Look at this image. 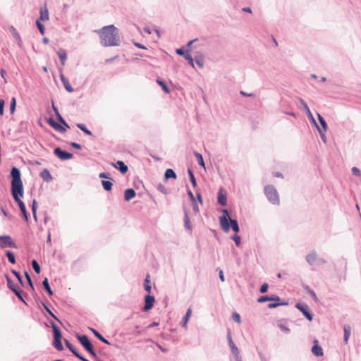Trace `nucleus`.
Instances as JSON below:
<instances>
[{
    "label": "nucleus",
    "instance_id": "obj_1",
    "mask_svg": "<svg viewBox=\"0 0 361 361\" xmlns=\"http://www.w3.org/2000/svg\"><path fill=\"white\" fill-rule=\"evenodd\" d=\"M12 176L11 180V192L12 195L15 201L18 204L20 209L25 218V219L27 220V215L26 212V207L24 203L20 200V197L23 195V185L20 178V171L16 168L13 167L11 172Z\"/></svg>",
    "mask_w": 361,
    "mask_h": 361
},
{
    "label": "nucleus",
    "instance_id": "obj_2",
    "mask_svg": "<svg viewBox=\"0 0 361 361\" xmlns=\"http://www.w3.org/2000/svg\"><path fill=\"white\" fill-rule=\"evenodd\" d=\"M98 32L101 39V43L104 47L119 45L120 37L118 29L114 25L104 26Z\"/></svg>",
    "mask_w": 361,
    "mask_h": 361
},
{
    "label": "nucleus",
    "instance_id": "obj_3",
    "mask_svg": "<svg viewBox=\"0 0 361 361\" xmlns=\"http://www.w3.org/2000/svg\"><path fill=\"white\" fill-rule=\"evenodd\" d=\"M224 214L219 217L220 225L222 229L228 232L229 231L230 226L232 229L238 233L239 231L238 224L236 220L230 219V225L228 224L229 214L228 212L226 209L223 210Z\"/></svg>",
    "mask_w": 361,
    "mask_h": 361
},
{
    "label": "nucleus",
    "instance_id": "obj_4",
    "mask_svg": "<svg viewBox=\"0 0 361 361\" xmlns=\"http://www.w3.org/2000/svg\"><path fill=\"white\" fill-rule=\"evenodd\" d=\"M264 193L269 201L274 204H279L280 200L277 190L272 185H267L264 187Z\"/></svg>",
    "mask_w": 361,
    "mask_h": 361
},
{
    "label": "nucleus",
    "instance_id": "obj_5",
    "mask_svg": "<svg viewBox=\"0 0 361 361\" xmlns=\"http://www.w3.org/2000/svg\"><path fill=\"white\" fill-rule=\"evenodd\" d=\"M78 340L80 341L81 345L85 348L87 351H88L93 357H96V353L94 350L93 346L88 339L87 336H77Z\"/></svg>",
    "mask_w": 361,
    "mask_h": 361
},
{
    "label": "nucleus",
    "instance_id": "obj_6",
    "mask_svg": "<svg viewBox=\"0 0 361 361\" xmlns=\"http://www.w3.org/2000/svg\"><path fill=\"white\" fill-rule=\"evenodd\" d=\"M53 331H54V346L59 351L63 350V347L61 343V334L59 329L55 325H52Z\"/></svg>",
    "mask_w": 361,
    "mask_h": 361
},
{
    "label": "nucleus",
    "instance_id": "obj_7",
    "mask_svg": "<svg viewBox=\"0 0 361 361\" xmlns=\"http://www.w3.org/2000/svg\"><path fill=\"white\" fill-rule=\"evenodd\" d=\"M0 247L5 248L9 247H17L16 244L13 241L12 238L9 235L0 236Z\"/></svg>",
    "mask_w": 361,
    "mask_h": 361
},
{
    "label": "nucleus",
    "instance_id": "obj_8",
    "mask_svg": "<svg viewBox=\"0 0 361 361\" xmlns=\"http://www.w3.org/2000/svg\"><path fill=\"white\" fill-rule=\"evenodd\" d=\"M176 51V54H178L179 56H183L185 58V59L188 61V63L192 67L194 68L193 59L191 56L189 50L185 51L182 48H180V49H177Z\"/></svg>",
    "mask_w": 361,
    "mask_h": 361
},
{
    "label": "nucleus",
    "instance_id": "obj_9",
    "mask_svg": "<svg viewBox=\"0 0 361 361\" xmlns=\"http://www.w3.org/2000/svg\"><path fill=\"white\" fill-rule=\"evenodd\" d=\"M155 302L154 297L151 296L149 295H147L145 297V306L143 307L144 311H148L151 310L154 305V303Z\"/></svg>",
    "mask_w": 361,
    "mask_h": 361
},
{
    "label": "nucleus",
    "instance_id": "obj_10",
    "mask_svg": "<svg viewBox=\"0 0 361 361\" xmlns=\"http://www.w3.org/2000/svg\"><path fill=\"white\" fill-rule=\"evenodd\" d=\"M47 123L56 130L60 132V133H64L66 132V128L60 123H57L52 118H49L47 120Z\"/></svg>",
    "mask_w": 361,
    "mask_h": 361
},
{
    "label": "nucleus",
    "instance_id": "obj_11",
    "mask_svg": "<svg viewBox=\"0 0 361 361\" xmlns=\"http://www.w3.org/2000/svg\"><path fill=\"white\" fill-rule=\"evenodd\" d=\"M319 342L317 340H314V345L313 347L312 348V353L313 355H314L315 356H322L324 353H323V349L322 348L321 346L319 345Z\"/></svg>",
    "mask_w": 361,
    "mask_h": 361
},
{
    "label": "nucleus",
    "instance_id": "obj_12",
    "mask_svg": "<svg viewBox=\"0 0 361 361\" xmlns=\"http://www.w3.org/2000/svg\"><path fill=\"white\" fill-rule=\"evenodd\" d=\"M296 307L300 310L303 314L305 316V317L309 320H312V314L307 311L308 307L307 305H301V304H297Z\"/></svg>",
    "mask_w": 361,
    "mask_h": 361
},
{
    "label": "nucleus",
    "instance_id": "obj_13",
    "mask_svg": "<svg viewBox=\"0 0 361 361\" xmlns=\"http://www.w3.org/2000/svg\"><path fill=\"white\" fill-rule=\"evenodd\" d=\"M60 78H61V82H62L65 89L68 92H73L74 91V89L71 85V84L69 83L68 80L65 78L63 74H62V73L60 74Z\"/></svg>",
    "mask_w": 361,
    "mask_h": 361
},
{
    "label": "nucleus",
    "instance_id": "obj_14",
    "mask_svg": "<svg viewBox=\"0 0 361 361\" xmlns=\"http://www.w3.org/2000/svg\"><path fill=\"white\" fill-rule=\"evenodd\" d=\"M306 260L310 264H314L318 260L317 253L315 252H310L306 256Z\"/></svg>",
    "mask_w": 361,
    "mask_h": 361
},
{
    "label": "nucleus",
    "instance_id": "obj_15",
    "mask_svg": "<svg viewBox=\"0 0 361 361\" xmlns=\"http://www.w3.org/2000/svg\"><path fill=\"white\" fill-rule=\"evenodd\" d=\"M136 195L135 191L133 189H127L125 190L124 197L126 201H130Z\"/></svg>",
    "mask_w": 361,
    "mask_h": 361
},
{
    "label": "nucleus",
    "instance_id": "obj_16",
    "mask_svg": "<svg viewBox=\"0 0 361 361\" xmlns=\"http://www.w3.org/2000/svg\"><path fill=\"white\" fill-rule=\"evenodd\" d=\"M40 176L46 182H49L52 180V176H51L50 172L49 171V170H47V169H44L40 173Z\"/></svg>",
    "mask_w": 361,
    "mask_h": 361
},
{
    "label": "nucleus",
    "instance_id": "obj_17",
    "mask_svg": "<svg viewBox=\"0 0 361 361\" xmlns=\"http://www.w3.org/2000/svg\"><path fill=\"white\" fill-rule=\"evenodd\" d=\"M57 54L60 59L61 63L63 66L65 65L66 61L67 59V53L65 49H61Z\"/></svg>",
    "mask_w": 361,
    "mask_h": 361
},
{
    "label": "nucleus",
    "instance_id": "obj_18",
    "mask_svg": "<svg viewBox=\"0 0 361 361\" xmlns=\"http://www.w3.org/2000/svg\"><path fill=\"white\" fill-rule=\"evenodd\" d=\"M114 166L118 169L122 173H126L128 171V166L121 161H118Z\"/></svg>",
    "mask_w": 361,
    "mask_h": 361
},
{
    "label": "nucleus",
    "instance_id": "obj_19",
    "mask_svg": "<svg viewBox=\"0 0 361 361\" xmlns=\"http://www.w3.org/2000/svg\"><path fill=\"white\" fill-rule=\"evenodd\" d=\"M8 287L14 292V290L20 289L18 284L15 283L8 275H6Z\"/></svg>",
    "mask_w": 361,
    "mask_h": 361
},
{
    "label": "nucleus",
    "instance_id": "obj_20",
    "mask_svg": "<svg viewBox=\"0 0 361 361\" xmlns=\"http://www.w3.org/2000/svg\"><path fill=\"white\" fill-rule=\"evenodd\" d=\"M218 202L223 206L226 204V195L223 194V190L221 189L219 190L218 194Z\"/></svg>",
    "mask_w": 361,
    "mask_h": 361
},
{
    "label": "nucleus",
    "instance_id": "obj_21",
    "mask_svg": "<svg viewBox=\"0 0 361 361\" xmlns=\"http://www.w3.org/2000/svg\"><path fill=\"white\" fill-rule=\"evenodd\" d=\"M39 19L42 21L49 20V12H48V9L46 7H44V8H40Z\"/></svg>",
    "mask_w": 361,
    "mask_h": 361
},
{
    "label": "nucleus",
    "instance_id": "obj_22",
    "mask_svg": "<svg viewBox=\"0 0 361 361\" xmlns=\"http://www.w3.org/2000/svg\"><path fill=\"white\" fill-rule=\"evenodd\" d=\"M90 331L94 334V335L97 338H99L100 341H102L103 343H106V344H108V345H110V343L109 342L108 340H106L105 338H104L101 334H99L97 331H96L95 329H92V328H90Z\"/></svg>",
    "mask_w": 361,
    "mask_h": 361
},
{
    "label": "nucleus",
    "instance_id": "obj_23",
    "mask_svg": "<svg viewBox=\"0 0 361 361\" xmlns=\"http://www.w3.org/2000/svg\"><path fill=\"white\" fill-rule=\"evenodd\" d=\"M144 287L146 291L148 293H151L152 286L150 285V276L149 274L147 275L146 279L145 280Z\"/></svg>",
    "mask_w": 361,
    "mask_h": 361
},
{
    "label": "nucleus",
    "instance_id": "obj_24",
    "mask_svg": "<svg viewBox=\"0 0 361 361\" xmlns=\"http://www.w3.org/2000/svg\"><path fill=\"white\" fill-rule=\"evenodd\" d=\"M191 315H192V310H191V308H189V309H188L186 314L183 320V327H185V328L187 327V323H188L189 319L190 318Z\"/></svg>",
    "mask_w": 361,
    "mask_h": 361
},
{
    "label": "nucleus",
    "instance_id": "obj_25",
    "mask_svg": "<svg viewBox=\"0 0 361 361\" xmlns=\"http://www.w3.org/2000/svg\"><path fill=\"white\" fill-rule=\"evenodd\" d=\"M157 82L161 87L162 90H164V92H165L166 93H169L170 92V90L168 87L166 82H164V80L158 78V79H157Z\"/></svg>",
    "mask_w": 361,
    "mask_h": 361
},
{
    "label": "nucleus",
    "instance_id": "obj_26",
    "mask_svg": "<svg viewBox=\"0 0 361 361\" xmlns=\"http://www.w3.org/2000/svg\"><path fill=\"white\" fill-rule=\"evenodd\" d=\"M350 331H351V329L349 326H344V342H345V343H348V341L350 335Z\"/></svg>",
    "mask_w": 361,
    "mask_h": 361
},
{
    "label": "nucleus",
    "instance_id": "obj_27",
    "mask_svg": "<svg viewBox=\"0 0 361 361\" xmlns=\"http://www.w3.org/2000/svg\"><path fill=\"white\" fill-rule=\"evenodd\" d=\"M317 115H318V120L322 127L323 130L324 132L326 131L328 126H327V123H326L325 119L319 114H318Z\"/></svg>",
    "mask_w": 361,
    "mask_h": 361
},
{
    "label": "nucleus",
    "instance_id": "obj_28",
    "mask_svg": "<svg viewBox=\"0 0 361 361\" xmlns=\"http://www.w3.org/2000/svg\"><path fill=\"white\" fill-rule=\"evenodd\" d=\"M165 178L166 179H169L171 178L175 179V178H176V175L175 172L173 171V170L169 169L165 172Z\"/></svg>",
    "mask_w": 361,
    "mask_h": 361
},
{
    "label": "nucleus",
    "instance_id": "obj_29",
    "mask_svg": "<svg viewBox=\"0 0 361 361\" xmlns=\"http://www.w3.org/2000/svg\"><path fill=\"white\" fill-rule=\"evenodd\" d=\"M102 186L103 188L107 190V191H110L111 190V188H112V183L109 180H102Z\"/></svg>",
    "mask_w": 361,
    "mask_h": 361
},
{
    "label": "nucleus",
    "instance_id": "obj_30",
    "mask_svg": "<svg viewBox=\"0 0 361 361\" xmlns=\"http://www.w3.org/2000/svg\"><path fill=\"white\" fill-rule=\"evenodd\" d=\"M271 301L274 300V301H276L277 303H270L268 305V307L269 308H275L278 305H280V303L279 302L280 301V298L278 297V296H275V297H271Z\"/></svg>",
    "mask_w": 361,
    "mask_h": 361
},
{
    "label": "nucleus",
    "instance_id": "obj_31",
    "mask_svg": "<svg viewBox=\"0 0 361 361\" xmlns=\"http://www.w3.org/2000/svg\"><path fill=\"white\" fill-rule=\"evenodd\" d=\"M77 127L81 130L82 131H83L86 135H92V133L90 130H88L85 125V124H82V123H78L77 124Z\"/></svg>",
    "mask_w": 361,
    "mask_h": 361
},
{
    "label": "nucleus",
    "instance_id": "obj_32",
    "mask_svg": "<svg viewBox=\"0 0 361 361\" xmlns=\"http://www.w3.org/2000/svg\"><path fill=\"white\" fill-rule=\"evenodd\" d=\"M16 99L15 97H12L10 103V113L11 114H13L16 111Z\"/></svg>",
    "mask_w": 361,
    "mask_h": 361
},
{
    "label": "nucleus",
    "instance_id": "obj_33",
    "mask_svg": "<svg viewBox=\"0 0 361 361\" xmlns=\"http://www.w3.org/2000/svg\"><path fill=\"white\" fill-rule=\"evenodd\" d=\"M65 343L66 347L74 354V355L77 356L79 354L73 345L68 341L65 340Z\"/></svg>",
    "mask_w": 361,
    "mask_h": 361
},
{
    "label": "nucleus",
    "instance_id": "obj_34",
    "mask_svg": "<svg viewBox=\"0 0 361 361\" xmlns=\"http://www.w3.org/2000/svg\"><path fill=\"white\" fill-rule=\"evenodd\" d=\"M42 284H43V286L44 287V288L46 289V290L48 292V293L50 295H52L53 292L49 286L48 279L47 278L43 281Z\"/></svg>",
    "mask_w": 361,
    "mask_h": 361
},
{
    "label": "nucleus",
    "instance_id": "obj_35",
    "mask_svg": "<svg viewBox=\"0 0 361 361\" xmlns=\"http://www.w3.org/2000/svg\"><path fill=\"white\" fill-rule=\"evenodd\" d=\"M228 341H229L230 347L231 348V349L233 350V353H237L238 348H237V347L235 346V345L234 344V343L232 341L231 334H228Z\"/></svg>",
    "mask_w": 361,
    "mask_h": 361
},
{
    "label": "nucleus",
    "instance_id": "obj_36",
    "mask_svg": "<svg viewBox=\"0 0 361 361\" xmlns=\"http://www.w3.org/2000/svg\"><path fill=\"white\" fill-rule=\"evenodd\" d=\"M188 174H189V176H190V180L192 184V186L194 188H195L197 186V183H196V180H195V176L192 171V170L190 169H188Z\"/></svg>",
    "mask_w": 361,
    "mask_h": 361
},
{
    "label": "nucleus",
    "instance_id": "obj_37",
    "mask_svg": "<svg viewBox=\"0 0 361 361\" xmlns=\"http://www.w3.org/2000/svg\"><path fill=\"white\" fill-rule=\"evenodd\" d=\"M6 256L8 257V261L11 263V264H15L16 263V259H15V256H14V254L11 252V251H7L6 252Z\"/></svg>",
    "mask_w": 361,
    "mask_h": 361
},
{
    "label": "nucleus",
    "instance_id": "obj_38",
    "mask_svg": "<svg viewBox=\"0 0 361 361\" xmlns=\"http://www.w3.org/2000/svg\"><path fill=\"white\" fill-rule=\"evenodd\" d=\"M57 120L60 123L61 125H62L65 128H70L69 125L66 123V121L63 119V118L61 116V115H59V118H57Z\"/></svg>",
    "mask_w": 361,
    "mask_h": 361
},
{
    "label": "nucleus",
    "instance_id": "obj_39",
    "mask_svg": "<svg viewBox=\"0 0 361 361\" xmlns=\"http://www.w3.org/2000/svg\"><path fill=\"white\" fill-rule=\"evenodd\" d=\"M65 151L62 150L60 147H56L54 149V154L58 157V158H61V157H63Z\"/></svg>",
    "mask_w": 361,
    "mask_h": 361
},
{
    "label": "nucleus",
    "instance_id": "obj_40",
    "mask_svg": "<svg viewBox=\"0 0 361 361\" xmlns=\"http://www.w3.org/2000/svg\"><path fill=\"white\" fill-rule=\"evenodd\" d=\"M32 266L33 269L35 271V272L37 274H39L40 267L35 259L32 260Z\"/></svg>",
    "mask_w": 361,
    "mask_h": 361
},
{
    "label": "nucleus",
    "instance_id": "obj_41",
    "mask_svg": "<svg viewBox=\"0 0 361 361\" xmlns=\"http://www.w3.org/2000/svg\"><path fill=\"white\" fill-rule=\"evenodd\" d=\"M36 25L37 26V28L39 29V32L42 35H44V30H45L44 26L39 22V20H37L36 21Z\"/></svg>",
    "mask_w": 361,
    "mask_h": 361
},
{
    "label": "nucleus",
    "instance_id": "obj_42",
    "mask_svg": "<svg viewBox=\"0 0 361 361\" xmlns=\"http://www.w3.org/2000/svg\"><path fill=\"white\" fill-rule=\"evenodd\" d=\"M185 226L187 229H188L189 231H191L192 230V226L190 224V220H189V218H188V216L185 214Z\"/></svg>",
    "mask_w": 361,
    "mask_h": 361
},
{
    "label": "nucleus",
    "instance_id": "obj_43",
    "mask_svg": "<svg viewBox=\"0 0 361 361\" xmlns=\"http://www.w3.org/2000/svg\"><path fill=\"white\" fill-rule=\"evenodd\" d=\"M307 117L309 118V119L315 125V126H318L316 123V121L315 119L313 117V115L310 111V109L307 110V111H305Z\"/></svg>",
    "mask_w": 361,
    "mask_h": 361
},
{
    "label": "nucleus",
    "instance_id": "obj_44",
    "mask_svg": "<svg viewBox=\"0 0 361 361\" xmlns=\"http://www.w3.org/2000/svg\"><path fill=\"white\" fill-rule=\"evenodd\" d=\"M298 101H299L300 104H301V106H302L305 111H307V110L310 109L307 103L305 102V101L303 99L299 98Z\"/></svg>",
    "mask_w": 361,
    "mask_h": 361
},
{
    "label": "nucleus",
    "instance_id": "obj_45",
    "mask_svg": "<svg viewBox=\"0 0 361 361\" xmlns=\"http://www.w3.org/2000/svg\"><path fill=\"white\" fill-rule=\"evenodd\" d=\"M232 318H233V321L237 322V323H240L241 322L240 316L237 312H234L233 314Z\"/></svg>",
    "mask_w": 361,
    "mask_h": 361
},
{
    "label": "nucleus",
    "instance_id": "obj_46",
    "mask_svg": "<svg viewBox=\"0 0 361 361\" xmlns=\"http://www.w3.org/2000/svg\"><path fill=\"white\" fill-rule=\"evenodd\" d=\"M317 129L318 130L319 133V135L321 136V138L322 140V141L324 142H326V137L325 136V134L320 129V128L319 127V126H316Z\"/></svg>",
    "mask_w": 361,
    "mask_h": 361
},
{
    "label": "nucleus",
    "instance_id": "obj_47",
    "mask_svg": "<svg viewBox=\"0 0 361 361\" xmlns=\"http://www.w3.org/2000/svg\"><path fill=\"white\" fill-rule=\"evenodd\" d=\"M271 298L268 296H261L257 299V302L259 303L266 302V301H271Z\"/></svg>",
    "mask_w": 361,
    "mask_h": 361
},
{
    "label": "nucleus",
    "instance_id": "obj_48",
    "mask_svg": "<svg viewBox=\"0 0 361 361\" xmlns=\"http://www.w3.org/2000/svg\"><path fill=\"white\" fill-rule=\"evenodd\" d=\"M5 101L0 99V116H3L4 113Z\"/></svg>",
    "mask_w": 361,
    "mask_h": 361
},
{
    "label": "nucleus",
    "instance_id": "obj_49",
    "mask_svg": "<svg viewBox=\"0 0 361 361\" xmlns=\"http://www.w3.org/2000/svg\"><path fill=\"white\" fill-rule=\"evenodd\" d=\"M13 37L16 38V39L18 41V44L20 47L22 45V40L20 38V35L17 31H15V33H13Z\"/></svg>",
    "mask_w": 361,
    "mask_h": 361
},
{
    "label": "nucleus",
    "instance_id": "obj_50",
    "mask_svg": "<svg viewBox=\"0 0 361 361\" xmlns=\"http://www.w3.org/2000/svg\"><path fill=\"white\" fill-rule=\"evenodd\" d=\"M14 293L16 294V295L21 300L23 301V302H25V300L22 296V294H21V290L20 289H18V290H14Z\"/></svg>",
    "mask_w": 361,
    "mask_h": 361
},
{
    "label": "nucleus",
    "instance_id": "obj_51",
    "mask_svg": "<svg viewBox=\"0 0 361 361\" xmlns=\"http://www.w3.org/2000/svg\"><path fill=\"white\" fill-rule=\"evenodd\" d=\"M25 277H26V279H27V282H28V283H29L30 286L31 287V288H32V290H34L33 283H32V279H31V278H30V275L28 274V273H27V272H25Z\"/></svg>",
    "mask_w": 361,
    "mask_h": 361
},
{
    "label": "nucleus",
    "instance_id": "obj_52",
    "mask_svg": "<svg viewBox=\"0 0 361 361\" xmlns=\"http://www.w3.org/2000/svg\"><path fill=\"white\" fill-rule=\"evenodd\" d=\"M268 288H269L268 284H267V283H264V284L261 286V288H260V292H261L262 293H266V292L267 291V290H268Z\"/></svg>",
    "mask_w": 361,
    "mask_h": 361
},
{
    "label": "nucleus",
    "instance_id": "obj_53",
    "mask_svg": "<svg viewBox=\"0 0 361 361\" xmlns=\"http://www.w3.org/2000/svg\"><path fill=\"white\" fill-rule=\"evenodd\" d=\"M233 240L235 241L237 246H239L240 244V238L239 235H235L233 238Z\"/></svg>",
    "mask_w": 361,
    "mask_h": 361
},
{
    "label": "nucleus",
    "instance_id": "obj_54",
    "mask_svg": "<svg viewBox=\"0 0 361 361\" xmlns=\"http://www.w3.org/2000/svg\"><path fill=\"white\" fill-rule=\"evenodd\" d=\"M12 273L16 276V278L18 279L19 282L20 283H23L22 277L20 276V274L18 271H15V270H13Z\"/></svg>",
    "mask_w": 361,
    "mask_h": 361
},
{
    "label": "nucleus",
    "instance_id": "obj_55",
    "mask_svg": "<svg viewBox=\"0 0 361 361\" xmlns=\"http://www.w3.org/2000/svg\"><path fill=\"white\" fill-rule=\"evenodd\" d=\"M308 293L310 294V295L312 297V298L315 300V301H317V297L315 294V293L310 290V289H308Z\"/></svg>",
    "mask_w": 361,
    "mask_h": 361
},
{
    "label": "nucleus",
    "instance_id": "obj_56",
    "mask_svg": "<svg viewBox=\"0 0 361 361\" xmlns=\"http://www.w3.org/2000/svg\"><path fill=\"white\" fill-rule=\"evenodd\" d=\"M279 327L280 328V329L283 331H285V332H288L290 331V329L287 327H286L283 324H280L279 325Z\"/></svg>",
    "mask_w": 361,
    "mask_h": 361
},
{
    "label": "nucleus",
    "instance_id": "obj_57",
    "mask_svg": "<svg viewBox=\"0 0 361 361\" xmlns=\"http://www.w3.org/2000/svg\"><path fill=\"white\" fill-rule=\"evenodd\" d=\"M240 94L242 96H244V97H253V96H255L254 94H252V93H246L245 92L242 91V90L240 92Z\"/></svg>",
    "mask_w": 361,
    "mask_h": 361
},
{
    "label": "nucleus",
    "instance_id": "obj_58",
    "mask_svg": "<svg viewBox=\"0 0 361 361\" xmlns=\"http://www.w3.org/2000/svg\"><path fill=\"white\" fill-rule=\"evenodd\" d=\"M52 107H53V109L56 114V118H59V115H61L59 111V109L56 106H55L54 104L52 103Z\"/></svg>",
    "mask_w": 361,
    "mask_h": 361
},
{
    "label": "nucleus",
    "instance_id": "obj_59",
    "mask_svg": "<svg viewBox=\"0 0 361 361\" xmlns=\"http://www.w3.org/2000/svg\"><path fill=\"white\" fill-rule=\"evenodd\" d=\"M99 176L101 178H110L109 174L104 172L99 173Z\"/></svg>",
    "mask_w": 361,
    "mask_h": 361
},
{
    "label": "nucleus",
    "instance_id": "obj_60",
    "mask_svg": "<svg viewBox=\"0 0 361 361\" xmlns=\"http://www.w3.org/2000/svg\"><path fill=\"white\" fill-rule=\"evenodd\" d=\"M133 44L137 48L142 49H147L146 47H145L144 45H142V44H140L139 42H134Z\"/></svg>",
    "mask_w": 361,
    "mask_h": 361
},
{
    "label": "nucleus",
    "instance_id": "obj_61",
    "mask_svg": "<svg viewBox=\"0 0 361 361\" xmlns=\"http://www.w3.org/2000/svg\"><path fill=\"white\" fill-rule=\"evenodd\" d=\"M44 308L46 309V310L47 311V312L54 319H57V318L56 317V316L51 312V311L45 305H44Z\"/></svg>",
    "mask_w": 361,
    "mask_h": 361
},
{
    "label": "nucleus",
    "instance_id": "obj_62",
    "mask_svg": "<svg viewBox=\"0 0 361 361\" xmlns=\"http://www.w3.org/2000/svg\"><path fill=\"white\" fill-rule=\"evenodd\" d=\"M63 158H72L73 154L70 152L65 151Z\"/></svg>",
    "mask_w": 361,
    "mask_h": 361
},
{
    "label": "nucleus",
    "instance_id": "obj_63",
    "mask_svg": "<svg viewBox=\"0 0 361 361\" xmlns=\"http://www.w3.org/2000/svg\"><path fill=\"white\" fill-rule=\"evenodd\" d=\"M352 171H353L354 174H355L357 176H360V170L357 168L353 167Z\"/></svg>",
    "mask_w": 361,
    "mask_h": 361
},
{
    "label": "nucleus",
    "instance_id": "obj_64",
    "mask_svg": "<svg viewBox=\"0 0 361 361\" xmlns=\"http://www.w3.org/2000/svg\"><path fill=\"white\" fill-rule=\"evenodd\" d=\"M71 146L78 149H80L82 147L80 145L76 142H71Z\"/></svg>",
    "mask_w": 361,
    "mask_h": 361
}]
</instances>
